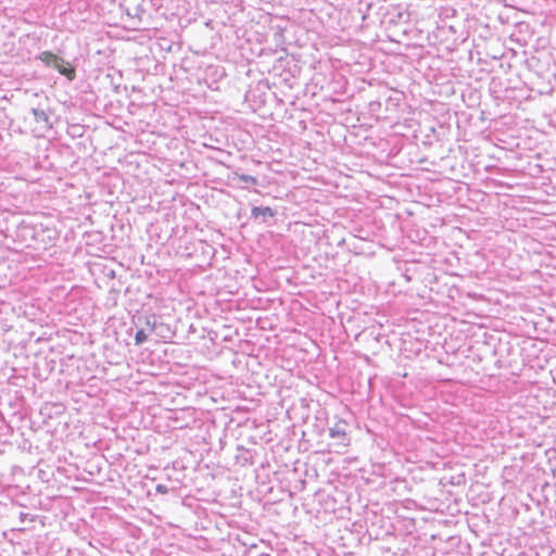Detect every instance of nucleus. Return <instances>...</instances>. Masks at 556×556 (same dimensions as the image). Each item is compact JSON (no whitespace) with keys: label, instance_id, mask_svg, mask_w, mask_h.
Listing matches in <instances>:
<instances>
[{"label":"nucleus","instance_id":"7ed1b4c3","mask_svg":"<svg viewBox=\"0 0 556 556\" xmlns=\"http://www.w3.org/2000/svg\"><path fill=\"white\" fill-rule=\"evenodd\" d=\"M147 340H148V334L146 333V331L143 329L137 330V332L135 334V344L141 345Z\"/></svg>","mask_w":556,"mask_h":556},{"label":"nucleus","instance_id":"39448f33","mask_svg":"<svg viewBox=\"0 0 556 556\" xmlns=\"http://www.w3.org/2000/svg\"><path fill=\"white\" fill-rule=\"evenodd\" d=\"M157 493L166 494L168 492L167 486L164 484H157L155 488Z\"/></svg>","mask_w":556,"mask_h":556},{"label":"nucleus","instance_id":"423d86ee","mask_svg":"<svg viewBox=\"0 0 556 556\" xmlns=\"http://www.w3.org/2000/svg\"><path fill=\"white\" fill-rule=\"evenodd\" d=\"M146 325L149 327L150 330H154L155 328V320L151 318H147Z\"/></svg>","mask_w":556,"mask_h":556},{"label":"nucleus","instance_id":"f257e3e1","mask_svg":"<svg viewBox=\"0 0 556 556\" xmlns=\"http://www.w3.org/2000/svg\"><path fill=\"white\" fill-rule=\"evenodd\" d=\"M39 60L47 66L55 68L60 74L64 75L70 80H73L76 76L75 68L62 58L52 53L51 51H43L39 55Z\"/></svg>","mask_w":556,"mask_h":556},{"label":"nucleus","instance_id":"20e7f679","mask_svg":"<svg viewBox=\"0 0 556 556\" xmlns=\"http://www.w3.org/2000/svg\"><path fill=\"white\" fill-rule=\"evenodd\" d=\"M236 176L239 178V180H241L243 182H249L252 185L257 184V179L254 176L244 175V174H236Z\"/></svg>","mask_w":556,"mask_h":556},{"label":"nucleus","instance_id":"f03ea898","mask_svg":"<svg viewBox=\"0 0 556 556\" xmlns=\"http://www.w3.org/2000/svg\"><path fill=\"white\" fill-rule=\"evenodd\" d=\"M251 213H252V216H254V217H258L261 215L273 217L275 215V211L273 208H270L269 206L253 207Z\"/></svg>","mask_w":556,"mask_h":556},{"label":"nucleus","instance_id":"0eeeda50","mask_svg":"<svg viewBox=\"0 0 556 556\" xmlns=\"http://www.w3.org/2000/svg\"><path fill=\"white\" fill-rule=\"evenodd\" d=\"M337 433H338V432H336V431H333V430H331V431H330L331 437H334Z\"/></svg>","mask_w":556,"mask_h":556}]
</instances>
